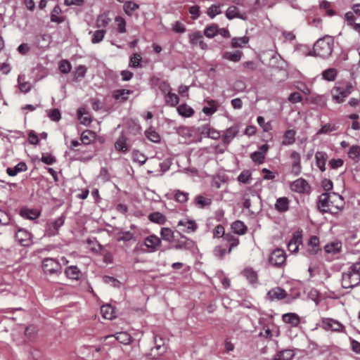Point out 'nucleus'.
Returning <instances> with one entry per match:
<instances>
[{"mask_svg": "<svg viewBox=\"0 0 360 360\" xmlns=\"http://www.w3.org/2000/svg\"><path fill=\"white\" fill-rule=\"evenodd\" d=\"M106 31L104 30H98L93 33L91 37L92 44H98L101 42L105 35Z\"/></svg>", "mask_w": 360, "mask_h": 360, "instance_id": "52", "label": "nucleus"}, {"mask_svg": "<svg viewBox=\"0 0 360 360\" xmlns=\"http://www.w3.org/2000/svg\"><path fill=\"white\" fill-rule=\"evenodd\" d=\"M338 127L335 124L327 123L321 127L316 132V135L326 134L330 132L336 131Z\"/></svg>", "mask_w": 360, "mask_h": 360, "instance_id": "49", "label": "nucleus"}, {"mask_svg": "<svg viewBox=\"0 0 360 360\" xmlns=\"http://www.w3.org/2000/svg\"><path fill=\"white\" fill-rule=\"evenodd\" d=\"M264 158H265V155H264V154H263V153L255 151L251 154V159L255 163H258V164L263 163Z\"/></svg>", "mask_w": 360, "mask_h": 360, "instance_id": "64", "label": "nucleus"}, {"mask_svg": "<svg viewBox=\"0 0 360 360\" xmlns=\"http://www.w3.org/2000/svg\"><path fill=\"white\" fill-rule=\"evenodd\" d=\"M217 33L218 27L214 24L207 26L204 30L205 35L208 38H213L217 34Z\"/></svg>", "mask_w": 360, "mask_h": 360, "instance_id": "54", "label": "nucleus"}, {"mask_svg": "<svg viewBox=\"0 0 360 360\" xmlns=\"http://www.w3.org/2000/svg\"><path fill=\"white\" fill-rule=\"evenodd\" d=\"M61 8L58 5L55 6L50 15L51 22L58 24L63 22L65 21V17L61 15Z\"/></svg>", "mask_w": 360, "mask_h": 360, "instance_id": "22", "label": "nucleus"}, {"mask_svg": "<svg viewBox=\"0 0 360 360\" xmlns=\"http://www.w3.org/2000/svg\"><path fill=\"white\" fill-rule=\"evenodd\" d=\"M81 145L80 142L77 140H72L70 142V145L68 147V149L65 151V155L69 158L71 160H81L84 161L86 160H89L91 158V156L84 157L82 153L84 152V150L79 148L78 149H75L76 147H78Z\"/></svg>", "mask_w": 360, "mask_h": 360, "instance_id": "4", "label": "nucleus"}, {"mask_svg": "<svg viewBox=\"0 0 360 360\" xmlns=\"http://www.w3.org/2000/svg\"><path fill=\"white\" fill-rule=\"evenodd\" d=\"M333 38L328 35L318 39L313 46V56L328 58L333 52Z\"/></svg>", "mask_w": 360, "mask_h": 360, "instance_id": "2", "label": "nucleus"}, {"mask_svg": "<svg viewBox=\"0 0 360 360\" xmlns=\"http://www.w3.org/2000/svg\"><path fill=\"white\" fill-rule=\"evenodd\" d=\"M86 73V68L84 65H80L77 66L74 72V77L75 80H79L84 77Z\"/></svg>", "mask_w": 360, "mask_h": 360, "instance_id": "56", "label": "nucleus"}, {"mask_svg": "<svg viewBox=\"0 0 360 360\" xmlns=\"http://www.w3.org/2000/svg\"><path fill=\"white\" fill-rule=\"evenodd\" d=\"M42 269L45 274L58 276L61 273V264L55 259L47 257L42 261Z\"/></svg>", "mask_w": 360, "mask_h": 360, "instance_id": "5", "label": "nucleus"}, {"mask_svg": "<svg viewBox=\"0 0 360 360\" xmlns=\"http://www.w3.org/2000/svg\"><path fill=\"white\" fill-rule=\"evenodd\" d=\"M131 93L128 89H117L112 92V96L115 100L125 101Z\"/></svg>", "mask_w": 360, "mask_h": 360, "instance_id": "42", "label": "nucleus"}, {"mask_svg": "<svg viewBox=\"0 0 360 360\" xmlns=\"http://www.w3.org/2000/svg\"><path fill=\"white\" fill-rule=\"evenodd\" d=\"M188 193L181 191H176L174 195V199L176 201L184 203L188 200Z\"/></svg>", "mask_w": 360, "mask_h": 360, "instance_id": "61", "label": "nucleus"}, {"mask_svg": "<svg viewBox=\"0 0 360 360\" xmlns=\"http://www.w3.org/2000/svg\"><path fill=\"white\" fill-rule=\"evenodd\" d=\"M295 353L292 349H284L278 352L274 357V360H292Z\"/></svg>", "mask_w": 360, "mask_h": 360, "instance_id": "34", "label": "nucleus"}, {"mask_svg": "<svg viewBox=\"0 0 360 360\" xmlns=\"http://www.w3.org/2000/svg\"><path fill=\"white\" fill-rule=\"evenodd\" d=\"M65 274L69 279L78 281L82 273L77 266H70L65 269Z\"/></svg>", "mask_w": 360, "mask_h": 360, "instance_id": "21", "label": "nucleus"}, {"mask_svg": "<svg viewBox=\"0 0 360 360\" xmlns=\"http://www.w3.org/2000/svg\"><path fill=\"white\" fill-rule=\"evenodd\" d=\"M146 136L153 143H159L160 141V136L158 132L154 129L150 128L145 131Z\"/></svg>", "mask_w": 360, "mask_h": 360, "instance_id": "51", "label": "nucleus"}, {"mask_svg": "<svg viewBox=\"0 0 360 360\" xmlns=\"http://www.w3.org/2000/svg\"><path fill=\"white\" fill-rule=\"evenodd\" d=\"M295 52L300 56H313V49L311 50L309 46L305 44L296 45L295 47Z\"/></svg>", "mask_w": 360, "mask_h": 360, "instance_id": "35", "label": "nucleus"}, {"mask_svg": "<svg viewBox=\"0 0 360 360\" xmlns=\"http://www.w3.org/2000/svg\"><path fill=\"white\" fill-rule=\"evenodd\" d=\"M176 237L174 240V245L172 248L175 250H191L195 247V242L186 236L181 234L180 231H176Z\"/></svg>", "mask_w": 360, "mask_h": 360, "instance_id": "6", "label": "nucleus"}, {"mask_svg": "<svg viewBox=\"0 0 360 360\" xmlns=\"http://www.w3.org/2000/svg\"><path fill=\"white\" fill-rule=\"evenodd\" d=\"M231 229L233 232L238 235H243L247 231V226L243 221L239 220L234 221L231 224Z\"/></svg>", "mask_w": 360, "mask_h": 360, "instance_id": "39", "label": "nucleus"}, {"mask_svg": "<svg viewBox=\"0 0 360 360\" xmlns=\"http://www.w3.org/2000/svg\"><path fill=\"white\" fill-rule=\"evenodd\" d=\"M342 286L344 288H353L360 283V261L350 265L342 274Z\"/></svg>", "mask_w": 360, "mask_h": 360, "instance_id": "1", "label": "nucleus"}, {"mask_svg": "<svg viewBox=\"0 0 360 360\" xmlns=\"http://www.w3.org/2000/svg\"><path fill=\"white\" fill-rule=\"evenodd\" d=\"M27 169V166L26 163L24 162H20L19 163H18L13 167H8L6 169V173L10 176H15L18 173L22 172H25Z\"/></svg>", "mask_w": 360, "mask_h": 360, "instance_id": "26", "label": "nucleus"}, {"mask_svg": "<svg viewBox=\"0 0 360 360\" xmlns=\"http://www.w3.org/2000/svg\"><path fill=\"white\" fill-rule=\"evenodd\" d=\"M115 338L116 340L124 345H128L131 341V335L127 332H120L115 335H108L105 339Z\"/></svg>", "mask_w": 360, "mask_h": 360, "instance_id": "23", "label": "nucleus"}, {"mask_svg": "<svg viewBox=\"0 0 360 360\" xmlns=\"http://www.w3.org/2000/svg\"><path fill=\"white\" fill-rule=\"evenodd\" d=\"M18 88L24 94L31 90L32 84L28 82H24V76L19 75L18 77Z\"/></svg>", "mask_w": 360, "mask_h": 360, "instance_id": "44", "label": "nucleus"}, {"mask_svg": "<svg viewBox=\"0 0 360 360\" xmlns=\"http://www.w3.org/2000/svg\"><path fill=\"white\" fill-rule=\"evenodd\" d=\"M267 295L269 298L272 301L281 300L284 299L287 296V293L283 289L277 287L270 290L268 292Z\"/></svg>", "mask_w": 360, "mask_h": 360, "instance_id": "17", "label": "nucleus"}, {"mask_svg": "<svg viewBox=\"0 0 360 360\" xmlns=\"http://www.w3.org/2000/svg\"><path fill=\"white\" fill-rule=\"evenodd\" d=\"M348 157L357 162L360 158V146L354 145L352 146L348 151Z\"/></svg>", "mask_w": 360, "mask_h": 360, "instance_id": "47", "label": "nucleus"}, {"mask_svg": "<svg viewBox=\"0 0 360 360\" xmlns=\"http://www.w3.org/2000/svg\"><path fill=\"white\" fill-rule=\"evenodd\" d=\"M226 17L229 20H232L235 18H240L238 8L235 6H229L226 10Z\"/></svg>", "mask_w": 360, "mask_h": 360, "instance_id": "58", "label": "nucleus"}, {"mask_svg": "<svg viewBox=\"0 0 360 360\" xmlns=\"http://www.w3.org/2000/svg\"><path fill=\"white\" fill-rule=\"evenodd\" d=\"M289 202L286 197L278 198L275 203V209L280 213L285 212L289 209Z\"/></svg>", "mask_w": 360, "mask_h": 360, "instance_id": "25", "label": "nucleus"}, {"mask_svg": "<svg viewBox=\"0 0 360 360\" xmlns=\"http://www.w3.org/2000/svg\"><path fill=\"white\" fill-rule=\"evenodd\" d=\"M65 223V217L60 216L53 221L47 223L46 226V233L49 236H53L58 233L59 229Z\"/></svg>", "mask_w": 360, "mask_h": 360, "instance_id": "11", "label": "nucleus"}, {"mask_svg": "<svg viewBox=\"0 0 360 360\" xmlns=\"http://www.w3.org/2000/svg\"><path fill=\"white\" fill-rule=\"evenodd\" d=\"M15 238L18 243L24 247L30 245L32 242V234L24 229H19L15 233Z\"/></svg>", "mask_w": 360, "mask_h": 360, "instance_id": "12", "label": "nucleus"}, {"mask_svg": "<svg viewBox=\"0 0 360 360\" xmlns=\"http://www.w3.org/2000/svg\"><path fill=\"white\" fill-rule=\"evenodd\" d=\"M20 214L25 219H27L30 220H34L39 217L40 213L36 209H30L24 207L22 208L20 211Z\"/></svg>", "mask_w": 360, "mask_h": 360, "instance_id": "24", "label": "nucleus"}, {"mask_svg": "<svg viewBox=\"0 0 360 360\" xmlns=\"http://www.w3.org/2000/svg\"><path fill=\"white\" fill-rule=\"evenodd\" d=\"M296 131L293 129H288L285 131L282 145L283 146H290L295 142Z\"/></svg>", "mask_w": 360, "mask_h": 360, "instance_id": "27", "label": "nucleus"}, {"mask_svg": "<svg viewBox=\"0 0 360 360\" xmlns=\"http://www.w3.org/2000/svg\"><path fill=\"white\" fill-rule=\"evenodd\" d=\"M239 132V127L234 124L226 129L222 135V141L224 144H229Z\"/></svg>", "mask_w": 360, "mask_h": 360, "instance_id": "14", "label": "nucleus"}, {"mask_svg": "<svg viewBox=\"0 0 360 360\" xmlns=\"http://www.w3.org/2000/svg\"><path fill=\"white\" fill-rule=\"evenodd\" d=\"M309 188L308 182L302 178L296 179L290 185L291 190L299 193H305Z\"/></svg>", "mask_w": 360, "mask_h": 360, "instance_id": "15", "label": "nucleus"}, {"mask_svg": "<svg viewBox=\"0 0 360 360\" xmlns=\"http://www.w3.org/2000/svg\"><path fill=\"white\" fill-rule=\"evenodd\" d=\"M189 41L192 45H198L202 50L207 48V44L202 39V35L198 31L189 34Z\"/></svg>", "mask_w": 360, "mask_h": 360, "instance_id": "16", "label": "nucleus"}, {"mask_svg": "<svg viewBox=\"0 0 360 360\" xmlns=\"http://www.w3.org/2000/svg\"><path fill=\"white\" fill-rule=\"evenodd\" d=\"M331 200L330 193H322L319 198L317 203L318 209L323 213L328 212L335 214L333 205L331 204Z\"/></svg>", "mask_w": 360, "mask_h": 360, "instance_id": "7", "label": "nucleus"}, {"mask_svg": "<svg viewBox=\"0 0 360 360\" xmlns=\"http://www.w3.org/2000/svg\"><path fill=\"white\" fill-rule=\"evenodd\" d=\"M316 165L321 172L326 171V163L328 155L323 151H317L315 154Z\"/></svg>", "mask_w": 360, "mask_h": 360, "instance_id": "18", "label": "nucleus"}, {"mask_svg": "<svg viewBox=\"0 0 360 360\" xmlns=\"http://www.w3.org/2000/svg\"><path fill=\"white\" fill-rule=\"evenodd\" d=\"M139 8V5L131 1H126L123 5V10L125 14L130 17L132 16L134 11Z\"/></svg>", "mask_w": 360, "mask_h": 360, "instance_id": "36", "label": "nucleus"}, {"mask_svg": "<svg viewBox=\"0 0 360 360\" xmlns=\"http://www.w3.org/2000/svg\"><path fill=\"white\" fill-rule=\"evenodd\" d=\"M338 76V70L335 68H330L323 70L321 77L323 80L327 82H333Z\"/></svg>", "mask_w": 360, "mask_h": 360, "instance_id": "31", "label": "nucleus"}, {"mask_svg": "<svg viewBox=\"0 0 360 360\" xmlns=\"http://www.w3.org/2000/svg\"><path fill=\"white\" fill-rule=\"evenodd\" d=\"M165 100L167 105L171 106L176 105L179 102V98L176 94L172 93L171 91L165 94Z\"/></svg>", "mask_w": 360, "mask_h": 360, "instance_id": "48", "label": "nucleus"}, {"mask_svg": "<svg viewBox=\"0 0 360 360\" xmlns=\"http://www.w3.org/2000/svg\"><path fill=\"white\" fill-rule=\"evenodd\" d=\"M226 241L230 243L229 249L228 252H230L232 250V248L238 246L239 244V240L238 238L233 236L231 233H226L224 235V238Z\"/></svg>", "mask_w": 360, "mask_h": 360, "instance_id": "50", "label": "nucleus"}, {"mask_svg": "<svg viewBox=\"0 0 360 360\" xmlns=\"http://www.w3.org/2000/svg\"><path fill=\"white\" fill-rule=\"evenodd\" d=\"M176 227L179 229L178 231L190 234L197 230L198 225L194 220L183 219L178 221Z\"/></svg>", "mask_w": 360, "mask_h": 360, "instance_id": "10", "label": "nucleus"}, {"mask_svg": "<svg viewBox=\"0 0 360 360\" xmlns=\"http://www.w3.org/2000/svg\"><path fill=\"white\" fill-rule=\"evenodd\" d=\"M322 327L326 330H331L337 333H345V326L340 321L331 318L323 319Z\"/></svg>", "mask_w": 360, "mask_h": 360, "instance_id": "8", "label": "nucleus"}, {"mask_svg": "<svg viewBox=\"0 0 360 360\" xmlns=\"http://www.w3.org/2000/svg\"><path fill=\"white\" fill-rule=\"evenodd\" d=\"M354 89L353 84L347 80L339 81L331 90L333 100L338 103H342Z\"/></svg>", "mask_w": 360, "mask_h": 360, "instance_id": "3", "label": "nucleus"}, {"mask_svg": "<svg viewBox=\"0 0 360 360\" xmlns=\"http://www.w3.org/2000/svg\"><path fill=\"white\" fill-rule=\"evenodd\" d=\"M219 105L214 100H210L207 101V105L203 107L202 112L206 115H212L217 112Z\"/></svg>", "mask_w": 360, "mask_h": 360, "instance_id": "37", "label": "nucleus"}, {"mask_svg": "<svg viewBox=\"0 0 360 360\" xmlns=\"http://www.w3.org/2000/svg\"><path fill=\"white\" fill-rule=\"evenodd\" d=\"M77 117L82 124L86 126L91 123V119L84 108H79L77 110Z\"/></svg>", "mask_w": 360, "mask_h": 360, "instance_id": "46", "label": "nucleus"}, {"mask_svg": "<svg viewBox=\"0 0 360 360\" xmlns=\"http://www.w3.org/2000/svg\"><path fill=\"white\" fill-rule=\"evenodd\" d=\"M330 195L332 198L331 204L333 205L334 212L336 214L343 208L345 202L343 198L338 193H332Z\"/></svg>", "mask_w": 360, "mask_h": 360, "instance_id": "19", "label": "nucleus"}, {"mask_svg": "<svg viewBox=\"0 0 360 360\" xmlns=\"http://www.w3.org/2000/svg\"><path fill=\"white\" fill-rule=\"evenodd\" d=\"M282 320L284 323L290 325L292 327H297L300 323L299 316L295 313L284 314L282 316Z\"/></svg>", "mask_w": 360, "mask_h": 360, "instance_id": "20", "label": "nucleus"}, {"mask_svg": "<svg viewBox=\"0 0 360 360\" xmlns=\"http://www.w3.org/2000/svg\"><path fill=\"white\" fill-rule=\"evenodd\" d=\"M176 233H175L171 229L169 228H162L160 231V236L162 240L167 242H174L176 238Z\"/></svg>", "mask_w": 360, "mask_h": 360, "instance_id": "32", "label": "nucleus"}, {"mask_svg": "<svg viewBox=\"0 0 360 360\" xmlns=\"http://www.w3.org/2000/svg\"><path fill=\"white\" fill-rule=\"evenodd\" d=\"M148 219L150 221L158 224H163L166 221V217L164 214L160 212H155L149 214Z\"/></svg>", "mask_w": 360, "mask_h": 360, "instance_id": "43", "label": "nucleus"}, {"mask_svg": "<svg viewBox=\"0 0 360 360\" xmlns=\"http://www.w3.org/2000/svg\"><path fill=\"white\" fill-rule=\"evenodd\" d=\"M177 111L180 115L185 117H190L194 113L193 108L186 104H181L179 105L177 108Z\"/></svg>", "mask_w": 360, "mask_h": 360, "instance_id": "40", "label": "nucleus"}, {"mask_svg": "<svg viewBox=\"0 0 360 360\" xmlns=\"http://www.w3.org/2000/svg\"><path fill=\"white\" fill-rule=\"evenodd\" d=\"M243 53L240 51H225L223 53L222 58L224 59L228 60L232 62H238L240 60Z\"/></svg>", "mask_w": 360, "mask_h": 360, "instance_id": "30", "label": "nucleus"}, {"mask_svg": "<svg viewBox=\"0 0 360 360\" xmlns=\"http://www.w3.org/2000/svg\"><path fill=\"white\" fill-rule=\"evenodd\" d=\"M101 313L105 319L111 320L115 318V311L110 304H104L101 307Z\"/></svg>", "mask_w": 360, "mask_h": 360, "instance_id": "28", "label": "nucleus"}, {"mask_svg": "<svg viewBox=\"0 0 360 360\" xmlns=\"http://www.w3.org/2000/svg\"><path fill=\"white\" fill-rule=\"evenodd\" d=\"M110 18L108 17V14L103 13L99 15L96 19V25L98 28L105 27L110 22Z\"/></svg>", "mask_w": 360, "mask_h": 360, "instance_id": "41", "label": "nucleus"}, {"mask_svg": "<svg viewBox=\"0 0 360 360\" xmlns=\"http://www.w3.org/2000/svg\"><path fill=\"white\" fill-rule=\"evenodd\" d=\"M249 37L247 36H243L241 37H233L231 40V47L232 48H243L248 42Z\"/></svg>", "mask_w": 360, "mask_h": 360, "instance_id": "38", "label": "nucleus"}, {"mask_svg": "<svg viewBox=\"0 0 360 360\" xmlns=\"http://www.w3.org/2000/svg\"><path fill=\"white\" fill-rule=\"evenodd\" d=\"M134 162H139L140 165H143L147 160V158L139 150H134L132 155Z\"/></svg>", "mask_w": 360, "mask_h": 360, "instance_id": "59", "label": "nucleus"}, {"mask_svg": "<svg viewBox=\"0 0 360 360\" xmlns=\"http://www.w3.org/2000/svg\"><path fill=\"white\" fill-rule=\"evenodd\" d=\"M115 148L119 152L126 153L128 151L127 138L122 134L115 143Z\"/></svg>", "mask_w": 360, "mask_h": 360, "instance_id": "29", "label": "nucleus"}, {"mask_svg": "<svg viewBox=\"0 0 360 360\" xmlns=\"http://www.w3.org/2000/svg\"><path fill=\"white\" fill-rule=\"evenodd\" d=\"M342 248V243L340 241H333L326 244L324 247L325 251L329 254H337Z\"/></svg>", "mask_w": 360, "mask_h": 360, "instance_id": "33", "label": "nucleus"}, {"mask_svg": "<svg viewBox=\"0 0 360 360\" xmlns=\"http://www.w3.org/2000/svg\"><path fill=\"white\" fill-rule=\"evenodd\" d=\"M286 255L283 250L276 248L269 255V262L277 267L281 266L285 262Z\"/></svg>", "mask_w": 360, "mask_h": 360, "instance_id": "9", "label": "nucleus"}, {"mask_svg": "<svg viewBox=\"0 0 360 360\" xmlns=\"http://www.w3.org/2000/svg\"><path fill=\"white\" fill-rule=\"evenodd\" d=\"M93 137V132L86 130L82 133L80 141L84 145H88L91 143Z\"/></svg>", "mask_w": 360, "mask_h": 360, "instance_id": "57", "label": "nucleus"}, {"mask_svg": "<svg viewBox=\"0 0 360 360\" xmlns=\"http://www.w3.org/2000/svg\"><path fill=\"white\" fill-rule=\"evenodd\" d=\"M195 204L198 207L202 209L208 207L212 203V200L201 195H197L195 199Z\"/></svg>", "mask_w": 360, "mask_h": 360, "instance_id": "45", "label": "nucleus"}, {"mask_svg": "<svg viewBox=\"0 0 360 360\" xmlns=\"http://www.w3.org/2000/svg\"><path fill=\"white\" fill-rule=\"evenodd\" d=\"M204 129L206 130L207 136L212 139L217 140L219 139L220 134L214 129L210 128L208 125H207L204 127Z\"/></svg>", "mask_w": 360, "mask_h": 360, "instance_id": "62", "label": "nucleus"}, {"mask_svg": "<svg viewBox=\"0 0 360 360\" xmlns=\"http://www.w3.org/2000/svg\"><path fill=\"white\" fill-rule=\"evenodd\" d=\"M161 240L155 235H150L146 237L143 243L147 248L148 252H153L160 245Z\"/></svg>", "mask_w": 360, "mask_h": 360, "instance_id": "13", "label": "nucleus"}, {"mask_svg": "<svg viewBox=\"0 0 360 360\" xmlns=\"http://www.w3.org/2000/svg\"><path fill=\"white\" fill-rule=\"evenodd\" d=\"M59 70L63 73V74H68L71 71V64L67 60H62L59 63L58 66Z\"/></svg>", "mask_w": 360, "mask_h": 360, "instance_id": "60", "label": "nucleus"}, {"mask_svg": "<svg viewBox=\"0 0 360 360\" xmlns=\"http://www.w3.org/2000/svg\"><path fill=\"white\" fill-rule=\"evenodd\" d=\"M252 179V174L250 170H243L238 176L237 180L243 184H248Z\"/></svg>", "mask_w": 360, "mask_h": 360, "instance_id": "53", "label": "nucleus"}, {"mask_svg": "<svg viewBox=\"0 0 360 360\" xmlns=\"http://www.w3.org/2000/svg\"><path fill=\"white\" fill-rule=\"evenodd\" d=\"M207 15L213 19L217 15L221 13L220 6L213 4L207 9Z\"/></svg>", "mask_w": 360, "mask_h": 360, "instance_id": "63", "label": "nucleus"}, {"mask_svg": "<svg viewBox=\"0 0 360 360\" xmlns=\"http://www.w3.org/2000/svg\"><path fill=\"white\" fill-rule=\"evenodd\" d=\"M142 57L139 53H134L130 56L129 67L136 68L140 66Z\"/></svg>", "mask_w": 360, "mask_h": 360, "instance_id": "55", "label": "nucleus"}]
</instances>
